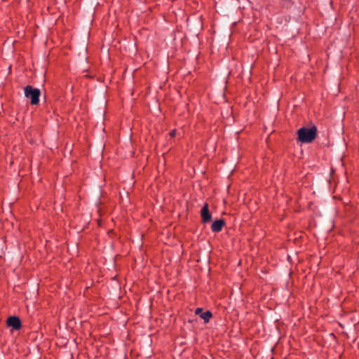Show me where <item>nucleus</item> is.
Wrapping results in <instances>:
<instances>
[{
  "mask_svg": "<svg viewBox=\"0 0 359 359\" xmlns=\"http://www.w3.org/2000/svg\"><path fill=\"white\" fill-rule=\"evenodd\" d=\"M317 131L315 126L310 128L302 127L297 130L298 140L302 143H311L315 140Z\"/></svg>",
  "mask_w": 359,
  "mask_h": 359,
  "instance_id": "1",
  "label": "nucleus"
},
{
  "mask_svg": "<svg viewBox=\"0 0 359 359\" xmlns=\"http://www.w3.org/2000/svg\"><path fill=\"white\" fill-rule=\"evenodd\" d=\"M25 96L30 100L32 104H37L39 102L41 91L39 88H33L31 86H27L24 88Z\"/></svg>",
  "mask_w": 359,
  "mask_h": 359,
  "instance_id": "2",
  "label": "nucleus"
},
{
  "mask_svg": "<svg viewBox=\"0 0 359 359\" xmlns=\"http://www.w3.org/2000/svg\"><path fill=\"white\" fill-rule=\"evenodd\" d=\"M7 325L9 327H12L14 330H18L21 327V321L17 316H10L7 319Z\"/></svg>",
  "mask_w": 359,
  "mask_h": 359,
  "instance_id": "3",
  "label": "nucleus"
},
{
  "mask_svg": "<svg viewBox=\"0 0 359 359\" xmlns=\"http://www.w3.org/2000/svg\"><path fill=\"white\" fill-rule=\"evenodd\" d=\"M201 215L202 222L203 223H207L211 220L212 216H211L210 212H209L208 203H205L204 205V206L203 207V208L201 209Z\"/></svg>",
  "mask_w": 359,
  "mask_h": 359,
  "instance_id": "4",
  "label": "nucleus"
},
{
  "mask_svg": "<svg viewBox=\"0 0 359 359\" xmlns=\"http://www.w3.org/2000/svg\"><path fill=\"white\" fill-rule=\"evenodd\" d=\"M195 313L200 316V317L203 319L205 323L209 322L210 318L212 317V313L210 311L203 312V309L201 308H197L195 311Z\"/></svg>",
  "mask_w": 359,
  "mask_h": 359,
  "instance_id": "5",
  "label": "nucleus"
},
{
  "mask_svg": "<svg viewBox=\"0 0 359 359\" xmlns=\"http://www.w3.org/2000/svg\"><path fill=\"white\" fill-rule=\"evenodd\" d=\"M224 219H217L211 225V229L214 232H219L224 225Z\"/></svg>",
  "mask_w": 359,
  "mask_h": 359,
  "instance_id": "6",
  "label": "nucleus"
},
{
  "mask_svg": "<svg viewBox=\"0 0 359 359\" xmlns=\"http://www.w3.org/2000/svg\"><path fill=\"white\" fill-rule=\"evenodd\" d=\"M170 136L173 137L175 135V130H172L170 132Z\"/></svg>",
  "mask_w": 359,
  "mask_h": 359,
  "instance_id": "7",
  "label": "nucleus"
}]
</instances>
